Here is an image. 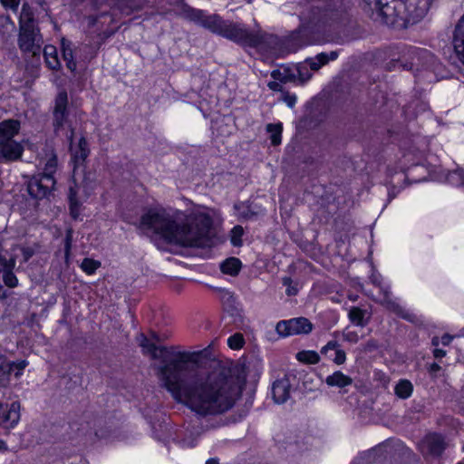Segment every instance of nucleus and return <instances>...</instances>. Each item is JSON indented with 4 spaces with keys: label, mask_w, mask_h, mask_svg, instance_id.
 <instances>
[{
    "label": "nucleus",
    "mask_w": 464,
    "mask_h": 464,
    "mask_svg": "<svg viewBox=\"0 0 464 464\" xmlns=\"http://www.w3.org/2000/svg\"><path fill=\"white\" fill-rule=\"evenodd\" d=\"M140 346L162 365L157 368L160 386L172 398L199 416L222 414L230 410L242 392L238 377L227 368L206 372L198 365L196 353L157 347L141 334Z\"/></svg>",
    "instance_id": "obj_1"
},
{
    "label": "nucleus",
    "mask_w": 464,
    "mask_h": 464,
    "mask_svg": "<svg viewBox=\"0 0 464 464\" xmlns=\"http://www.w3.org/2000/svg\"><path fill=\"white\" fill-rule=\"evenodd\" d=\"M141 227L160 235L169 243L184 247H206L211 245V218L204 213L188 216L170 214L166 209H150L141 217Z\"/></svg>",
    "instance_id": "obj_2"
},
{
    "label": "nucleus",
    "mask_w": 464,
    "mask_h": 464,
    "mask_svg": "<svg viewBox=\"0 0 464 464\" xmlns=\"http://www.w3.org/2000/svg\"><path fill=\"white\" fill-rule=\"evenodd\" d=\"M436 0H392L395 14L404 24H414L421 21L430 12Z\"/></svg>",
    "instance_id": "obj_3"
},
{
    "label": "nucleus",
    "mask_w": 464,
    "mask_h": 464,
    "mask_svg": "<svg viewBox=\"0 0 464 464\" xmlns=\"http://www.w3.org/2000/svg\"><path fill=\"white\" fill-rule=\"evenodd\" d=\"M254 35L257 36L258 41L256 44L250 45L251 47H257L262 51H267L274 54L283 55L287 53H293L301 46L298 44H295L291 39L282 43L277 36L267 34L260 30L255 32Z\"/></svg>",
    "instance_id": "obj_4"
},
{
    "label": "nucleus",
    "mask_w": 464,
    "mask_h": 464,
    "mask_svg": "<svg viewBox=\"0 0 464 464\" xmlns=\"http://www.w3.org/2000/svg\"><path fill=\"white\" fill-rule=\"evenodd\" d=\"M221 36L231 41L246 44L248 46L254 45L257 43V36L254 33L246 30L243 25L237 23L227 21Z\"/></svg>",
    "instance_id": "obj_5"
},
{
    "label": "nucleus",
    "mask_w": 464,
    "mask_h": 464,
    "mask_svg": "<svg viewBox=\"0 0 464 464\" xmlns=\"http://www.w3.org/2000/svg\"><path fill=\"white\" fill-rule=\"evenodd\" d=\"M276 330L281 336L307 334L312 332L313 324L307 318L297 317L277 323Z\"/></svg>",
    "instance_id": "obj_6"
},
{
    "label": "nucleus",
    "mask_w": 464,
    "mask_h": 464,
    "mask_svg": "<svg viewBox=\"0 0 464 464\" xmlns=\"http://www.w3.org/2000/svg\"><path fill=\"white\" fill-rule=\"evenodd\" d=\"M18 44L23 52L37 55L40 53L43 39L36 28L21 29Z\"/></svg>",
    "instance_id": "obj_7"
},
{
    "label": "nucleus",
    "mask_w": 464,
    "mask_h": 464,
    "mask_svg": "<svg viewBox=\"0 0 464 464\" xmlns=\"http://www.w3.org/2000/svg\"><path fill=\"white\" fill-rule=\"evenodd\" d=\"M55 185L54 178L44 176L42 174L34 176L27 184L28 193L34 198H45Z\"/></svg>",
    "instance_id": "obj_8"
},
{
    "label": "nucleus",
    "mask_w": 464,
    "mask_h": 464,
    "mask_svg": "<svg viewBox=\"0 0 464 464\" xmlns=\"http://www.w3.org/2000/svg\"><path fill=\"white\" fill-rule=\"evenodd\" d=\"M365 6L369 10L372 11V14H375L374 19L386 24H393L396 22V18L400 17L395 14L393 5L391 6L388 3L382 4L381 0H363Z\"/></svg>",
    "instance_id": "obj_9"
},
{
    "label": "nucleus",
    "mask_w": 464,
    "mask_h": 464,
    "mask_svg": "<svg viewBox=\"0 0 464 464\" xmlns=\"http://www.w3.org/2000/svg\"><path fill=\"white\" fill-rule=\"evenodd\" d=\"M20 420V403L14 401L11 404L0 403V426L9 429L18 423Z\"/></svg>",
    "instance_id": "obj_10"
},
{
    "label": "nucleus",
    "mask_w": 464,
    "mask_h": 464,
    "mask_svg": "<svg viewBox=\"0 0 464 464\" xmlns=\"http://www.w3.org/2000/svg\"><path fill=\"white\" fill-rule=\"evenodd\" d=\"M73 136L74 130H71V134L68 136V140L70 142V151L72 154V160L74 163V168L77 166L82 165L85 160L87 159L90 150L88 148V143L84 137H81L77 144H73Z\"/></svg>",
    "instance_id": "obj_11"
},
{
    "label": "nucleus",
    "mask_w": 464,
    "mask_h": 464,
    "mask_svg": "<svg viewBox=\"0 0 464 464\" xmlns=\"http://www.w3.org/2000/svg\"><path fill=\"white\" fill-rule=\"evenodd\" d=\"M424 456L439 457L446 448L443 438L438 434H430L424 438L420 444Z\"/></svg>",
    "instance_id": "obj_12"
},
{
    "label": "nucleus",
    "mask_w": 464,
    "mask_h": 464,
    "mask_svg": "<svg viewBox=\"0 0 464 464\" xmlns=\"http://www.w3.org/2000/svg\"><path fill=\"white\" fill-rule=\"evenodd\" d=\"M378 296L372 295V298L379 302L388 311L392 312L400 317L414 322L415 315L406 312L396 301L392 300L388 292H377Z\"/></svg>",
    "instance_id": "obj_13"
},
{
    "label": "nucleus",
    "mask_w": 464,
    "mask_h": 464,
    "mask_svg": "<svg viewBox=\"0 0 464 464\" xmlns=\"http://www.w3.org/2000/svg\"><path fill=\"white\" fill-rule=\"evenodd\" d=\"M292 384L288 376L277 379L272 385V395L274 401L277 404L286 402L291 396Z\"/></svg>",
    "instance_id": "obj_14"
},
{
    "label": "nucleus",
    "mask_w": 464,
    "mask_h": 464,
    "mask_svg": "<svg viewBox=\"0 0 464 464\" xmlns=\"http://www.w3.org/2000/svg\"><path fill=\"white\" fill-rule=\"evenodd\" d=\"M23 147L14 140L0 142V156L5 160L11 161L19 159L22 156Z\"/></svg>",
    "instance_id": "obj_15"
},
{
    "label": "nucleus",
    "mask_w": 464,
    "mask_h": 464,
    "mask_svg": "<svg viewBox=\"0 0 464 464\" xmlns=\"http://www.w3.org/2000/svg\"><path fill=\"white\" fill-rule=\"evenodd\" d=\"M338 347L339 344L336 341H330L321 349V353L331 358L337 365H341L344 363L346 354L343 350H341Z\"/></svg>",
    "instance_id": "obj_16"
},
{
    "label": "nucleus",
    "mask_w": 464,
    "mask_h": 464,
    "mask_svg": "<svg viewBox=\"0 0 464 464\" xmlns=\"http://www.w3.org/2000/svg\"><path fill=\"white\" fill-rule=\"evenodd\" d=\"M0 265L4 267L2 278L5 285L9 288L17 286L18 280L12 271L15 266L14 258L6 260L0 255Z\"/></svg>",
    "instance_id": "obj_17"
},
{
    "label": "nucleus",
    "mask_w": 464,
    "mask_h": 464,
    "mask_svg": "<svg viewBox=\"0 0 464 464\" xmlns=\"http://www.w3.org/2000/svg\"><path fill=\"white\" fill-rule=\"evenodd\" d=\"M220 300L227 313L234 317H241L242 306L231 292H222Z\"/></svg>",
    "instance_id": "obj_18"
},
{
    "label": "nucleus",
    "mask_w": 464,
    "mask_h": 464,
    "mask_svg": "<svg viewBox=\"0 0 464 464\" xmlns=\"http://www.w3.org/2000/svg\"><path fill=\"white\" fill-rule=\"evenodd\" d=\"M339 53L337 51H332L330 53H318L314 58H307L305 60L311 71L317 72L324 65L327 64L330 61H334L338 58Z\"/></svg>",
    "instance_id": "obj_19"
},
{
    "label": "nucleus",
    "mask_w": 464,
    "mask_h": 464,
    "mask_svg": "<svg viewBox=\"0 0 464 464\" xmlns=\"http://www.w3.org/2000/svg\"><path fill=\"white\" fill-rule=\"evenodd\" d=\"M453 43L454 49L464 64V14L456 25Z\"/></svg>",
    "instance_id": "obj_20"
},
{
    "label": "nucleus",
    "mask_w": 464,
    "mask_h": 464,
    "mask_svg": "<svg viewBox=\"0 0 464 464\" xmlns=\"http://www.w3.org/2000/svg\"><path fill=\"white\" fill-rule=\"evenodd\" d=\"M20 122L16 120H8L0 122V142L14 140L13 138L18 133Z\"/></svg>",
    "instance_id": "obj_21"
},
{
    "label": "nucleus",
    "mask_w": 464,
    "mask_h": 464,
    "mask_svg": "<svg viewBox=\"0 0 464 464\" xmlns=\"http://www.w3.org/2000/svg\"><path fill=\"white\" fill-rule=\"evenodd\" d=\"M227 21H224L220 16L212 14L204 17L201 22V25L214 34L221 35L223 28L225 27Z\"/></svg>",
    "instance_id": "obj_22"
},
{
    "label": "nucleus",
    "mask_w": 464,
    "mask_h": 464,
    "mask_svg": "<svg viewBox=\"0 0 464 464\" xmlns=\"http://www.w3.org/2000/svg\"><path fill=\"white\" fill-rule=\"evenodd\" d=\"M325 383L331 387L344 388L353 383V379L343 374L342 372L336 371L326 377Z\"/></svg>",
    "instance_id": "obj_23"
},
{
    "label": "nucleus",
    "mask_w": 464,
    "mask_h": 464,
    "mask_svg": "<svg viewBox=\"0 0 464 464\" xmlns=\"http://www.w3.org/2000/svg\"><path fill=\"white\" fill-rule=\"evenodd\" d=\"M179 14L194 23L201 24L204 13L201 10L194 9L186 4H182L179 9Z\"/></svg>",
    "instance_id": "obj_24"
},
{
    "label": "nucleus",
    "mask_w": 464,
    "mask_h": 464,
    "mask_svg": "<svg viewBox=\"0 0 464 464\" xmlns=\"http://www.w3.org/2000/svg\"><path fill=\"white\" fill-rule=\"evenodd\" d=\"M44 56L47 66L52 70H58L61 63L58 59L57 50L53 45H46L44 48Z\"/></svg>",
    "instance_id": "obj_25"
},
{
    "label": "nucleus",
    "mask_w": 464,
    "mask_h": 464,
    "mask_svg": "<svg viewBox=\"0 0 464 464\" xmlns=\"http://www.w3.org/2000/svg\"><path fill=\"white\" fill-rule=\"evenodd\" d=\"M14 372V365L6 358L0 356V386H6L10 375Z\"/></svg>",
    "instance_id": "obj_26"
},
{
    "label": "nucleus",
    "mask_w": 464,
    "mask_h": 464,
    "mask_svg": "<svg viewBox=\"0 0 464 464\" xmlns=\"http://www.w3.org/2000/svg\"><path fill=\"white\" fill-rule=\"evenodd\" d=\"M57 165L58 161L56 154L54 153L53 150H48L46 153V162L44 164V169L42 175L53 178V174L56 172L57 169Z\"/></svg>",
    "instance_id": "obj_27"
},
{
    "label": "nucleus",
    "mask_w": 464,
    "mask_h": 464,
    "mask_svg": "<svg viewBox=\"0 0 464 464\" xmlns=\"http://www.w3.org/2000/svg\"><path fill=\"white\" fill-rule=\"evenodd\" d=\"M20 30L27 28H35L34 22V14L27 4H24L19 18Z\"/></svg>",
    "instance_id": "obj_28"
},
{
    "label": "nucleus",
    "mask_w": 464,
    "mask_h": 464,
    "mask_svg": "<svg viewBox=\"0 0 464 464\" xmlns=\"http://www.w3.org/2000/svg\"><path fill=\"white\" fill-rule=\"evenodd\" d=\"M240 266L241 263L239 259L230 257L221 264L220 268L224 274L234 276L238 273Z\"/></svg>",
    "instance_id": "obj_29"
},
{
    "label": "nucleus",
    "mask_w": 464,
    "mask_h": 464,
    "mask_svg": "<svg viewBox=\"0 0 464 464\" xmlns=\"http://www.w3.org/2000/svg\"><path fill=\"white\" fill-rule=\"evenodd\" d=\"M62 52L63 58L66 62L67 68L74 72L76 70V63L73 58L72 50L70 46L69 43H66L64 40L62 42Z\"/></svg>",
    "instance_id": "obj_30"
},
{
    "label": "nucleus",
    "mask_w": 464,
    "mask_h": 464,
    "mask_svg": "<svg viewBox=\"0 0 464 464\" xmlns=\"http://www.w3.org/2000/svg\"><path fill=\"white\" fill-rule=\"evenodd\" d=\"M271 75L275 80L281 82H296V74L293 73L288 68L275 70L272 72Z\"/></svg>",
    "instance_id": "obj_31"
},
{
    "label": "nucleus",
    "mask_w": 464,
    "mask_h": 464,
    "mask_svg": "<svg viewBox=\"0 0 464 464\" xmlns=\"http://www.w3.org/2000/svg\"><path fill=\"white\" fill-rule=\"evenodd\" d=\"M296 72H297V74H296V82H298V83L300 85H303L306 82H308L313 74L312 72H309L308 68V64L306 63V62H303V63H299L296 64Z\"/></svg>",
    "instance_id": "obj_32"
},
{
    "label": "nucleus",
    "mask_w": 464,
    "mask_h": 464,
    "mask_svg": "<svg viewBox=\"0 0 464 464\" xmlns=\"http://www.w3.org/2000/svg\"><path fill=\"white\" fill-rule=\"evenodd\" d=\"M266 130L269 132L271 143L274 146H277L281 143V134L283 130V127L281 123L272 124L269 123L266 125Z\"/></svg>",
    "instance_id": "obj_33"
},
{
    "label": "nucleus",
    "mask_w": 464,
    "mask_h": 464,
    "mask_svg": "<svg viewBox=\"0 0 464 464\" xmlns=\"http://www.w3.org/2000/svg\"><path fill=\"white\" fill-rule=\"evenodd\" d=\"M296 359L304 363L315 364L319 362L320 356L314 351H302L297 353Z\"/></svg>",
    "instance_id": "obj_34"
},
{
    "label": "nucleus",
    "mask_w": 464,
    "mask_h": 464,
    "mask_svg": "<svg viewBox=\"0 0 464 464\" xmlns=\"http://www.w3.org/2000/svg\"><path fill=\"white\" fill-rule=\"evenodd\" d=\"M412 392V384L407 380H401L395 387V393L401 399H406Z\"/></svg>",
    "instance_id": "obj_35"
},
{
    "label": "nucleus",
    "mask_w": 464,
    "mask_h": 464,
    "mask_svg": "<svg viewBox=\"0 0 464 464\" xmlns=\"http://www.w3.org/2000/svg\"><path fill=\"white\" fill-rule=\"evenodd\" d=\"M236 208L239 211V216L245 219H253L261 213V209L255 210L250 205L245 203L237 205Z\"/></svg>",
    "instance_id": "obj_36"
},
{
    "label": "nucleus",
    "mask_w": 464,
    "mask_h": 464,
    "mask_svg": "<svg viewBox=\"0 0 464 464\" xmlns=\"http://www.w3.org/2000/svg\"><path fill=\"white\" fill-rule=\"evenodd\" d=\"M67 103H68V96L65 92H61L58 93L55 99V105L53 112H60L67 114Z\"/></svg>",
    "instance_id": "obj_37"
},
{
    "label": "nucleus",
    "mask_w": 464,
    "mask_h": 464,
    "mask_svg": "<svg viewBox=\"0 0 464 464\" xmlns=\"http://www.w3.org/2000/svg\"><path fill=\"white\" fill-rule=\"evenodd\" d=\"M349 319L353 324L359 326H363L364 311L359 307H352L348 314Z\"/></svg>",
    "instance_id": "obj_38"
},
{
    "label": "nucleus",
    "mask_w": 464,
    "mask_h": 464,
    "mask_svg": "<svg viewBox=\"0 0 464 464\" xmlns=\"http://www.w3.org/2000/svg\"><path fill=\"white\" fill-rule=\"evenodd\" d=\"M339 12L337 9L328 10L324 9L319 17V22L323 24H328L331 22H336L339 19Z\"/></svg>",
    "instance_id": "obj_39"
},
{
    "label": "nucleus",
    "mask_w": 464,
    "mask_h": 464,
    "mask_svg": "<svg viewBox=\"0 0 464 464\" xmlns=\"http://www.w3.org/2000/svg\"><path fill=\"white\" fill-rule=\"evenodd\" d=\"M100 266V261L88 257L84 258L81 264V268L88 275L93 274Z\"/></svg>",
    "instance_id": "obj_40"
},
{
    "label": "nucleus",
    "mask_w": 464,
    "mask_h": 464,
    "mask_svg": "<svg viewBox=\"0 0 464 464\" xmlns=\"http://www.w3.org/2000/svg\"><path fill=\"white\" fill-rule=\"evenodd\" d=\"M245 340L242 334L237 333L227 339L228 346L233 350H237L243 347Z\"/></svg>",
    "instance_id": "obj_41"
},
{
    "label": "nucleus",
    "mask_w": 464,
    "mask_h": 464,
    "mask_svg": "<svg viewBox=\"0 0 464 464\" xmlns=\"http://www.w3.org/2000/svg\"><path fill=\"white\" fill-rule=\"evenodd\" d=\"M447 180L454 185L464 186V173L459 169L455 170L448 175Z\"/></svg>",
    "instance_id": "obj_42"
},
{
    "label": "nucleus",
    "mask_w": 464,
    "mask_h": 464,
    "mask_svg": "<svg viewBox=\"0 0 464 464\" xmlns=\"http://www.w3.org/2000/svg\"><path fill=\"white\" fill-rule=\"evenodd\" d=\"M232 236H231V243L237 246H240L241 245V239L240 237H242L243 235V228L242 227L240 226H237L235 227L232 231Z\"/></svg>",
    "instance_id": "obj_43"
},
{
    "label": "nucleus",
    "mask_w": 464,
    "mask_h": 464,
    "mask_svg": "<svg viewBox=\"0 0 464 464\" xmlns=\"http://www.w3.org/2000/svg\"><path fill=\"white\" fill-rule=\"evenodd\" d=\"M281 101H283L289 108H293L296 102V96L294 93H290L289 92H282Z\"/></svg>",
    "instance_id": "obj_44"
},
{
    "label": "nucleus",
    "mask_w": 464,
    "mask_h": 464,
    "mask_svg": "<svg viewBox=\"0 0 464 464\" xmlns=\"http://www.w3.org/2000/svg\"><path fill=\"white\" fill-rule=\"evenodd\" d=\"M66 117H67V114H65V113L53 112V124L55 131H57L59 129H61L63 126Z\"/></svg>",
    "instance_id": "obj_45"
},
{
    "label": "nucleus",
    "mask_w": 464,
    "mask_h": 464,
    "mask_svg": "<svg viewBox=\"0 0 464 464\" xmlns=\"http://www.w3.org/2000/svg\"><path fill=\"white\" fill-rule=\"evenodd\" d=\"M5 7H8L12 10H16L20 0H0Z\"/></svg>",
    "instance_id": "obj_46"
},
{
    "label": "nucleus",
    "mask_w": 464,
    "mask_h": 464,
    "mask_svg": "<svg viewBox=\"0 0 464 464\" xmlns=\"http://www.w3.org/2000/svg\"><path fill=\"white\" fill-rule=\"evenodd\" d=\"M72 231L69 230L66 234V237H65V256H68L69 254H70V251H71V246H72Z\"/></svg>",
    "instance_id": "obj_47"
},
{
    "label": "nucleus",
    "mask_w": 464,
    "mask_h": 464,
    "mask_svg": "<svg viewBox=\"0 0 464 464\" xmlns=\"http://www.w3.org/2000/svg\"><path fill=\"white\" fill-rule=\"evenodd\" d=\"M69 201L74 205H78L77 199V190L74 188H70L69 189Z\"/></svg>",
    "instance_id": "obj_48"
},
{
    "label": "nucleus",
    "mask_w": 464,
    "mask_h": 464,
    "mask_svg": "<svg viewBox=\"0 0 464 464\" xmlns=\"http://www.w3.org/2000/svg\"><path fill=\"white\" fill-rule=\"evenodd\" d=\"M267 86H268V88H269L270 90H272V91H278V92H280L281 93H282V92H285V91L282 89L281 84H280L279 82H276V81H274V82H268Z\"/></svg>",
    "instance_id": "obj_49"
},
{
    "label": "nucleus",
    "mask_w": 464,
    "mask_h": 464,
    "mask_svg": "<svg viewBox=\"0 0 464 464\" xmlns=\"http://www.w3.org/2000/svg\"><path fill=\"white\" fill-rule=\"evenodd\" d=\"M12 364L14 365V371L16 370L15 372V376H19L21 374V371L24 369V367L26 366V362L24 361L15 364V363H13Z\"/></svg>",
    "instance_id": "obj_50"
},
{
    "label": "nucleus",
    "mask_w": 464,
    "mask_h": 464,
    "mask_svg": "<svg viewBox=\"0 0 464 464\" xmlns=\"http://www.w3.org/2000/svg\"><path fill=\"white\" fill-rule=\"evenodd\" d=\"M79 207H80V202H78V205L70 203V211H71V215L72 216L73 218H76L79 215Z\"/></svg>",
    "instance_id": "obj_51"
},
{
    "label": "nucleus",
    "mask_w": 464,
    "mask_h": 464,
    "mask_svg": "<svg viewBox=\"0 0 464 464\" xmlns=\"http://www.w3.org/2000/svg\"><path fill=\"white\" fill-rule=\"evenodd\" d=\"M343 337L345 340L350 341V342L357 341V334L353 333V332L343 334Z\"/></svg>",
    "instance_id": "obj_52"
},
{
    "label": "nucleus",
    "mask_w": 464,
    "mask_h": 464,
    "mask_svg": "<svg viewBox=\"0 0 464 464\" xmlns=\"http://www.w3.org/2000/svg\"><path fill=\"white\" fill-rule=\"evenodd\" d=\"M377 348H378V344H377V343L374 340H370V341L367 342V343H366V350L367 351L372 352V351L376 350Z\"/></svg>",
    "instance_id": "obj_53"
},
{
    "label": "nucleus",
    "mask_w": 464,
    "mask_h": 464,
    "mask_svg": "<svg viewBox=\"0 0 464 464\" xmlns=\"http://www.w3.org/2000/svg\"><path fill=\"white\" fill-rule=\"evenodd\" d=\"M23 255L25 261H27L33 255L34 251L32 248H24L23 249Z\"/></svg>",
    "instance_id": "obj_54"
},
{
    "label": "nucleus",
    "mask_w": 464,
    "mask_h": 464,
    "mask_svg": "<svg viewBox=\"0 0 464 464\" xmlns=\"http://www.w3.org/2000/svg\"><path fill=\"white\" fill-rule=\"evenodd\" d=\"M433 355L435 358L437 359H440V358H442L446 355V351L442 350V349H438L436 348L434 351H433Z\"/></svg>",
    "instance_id": "obj_55"
},
{
    "label": "nucleus",
    "mask_w": 464,
    "mask_h": 464,
    "mask_svg": "<svg viewBox=\"0 0 464 464\" xmlns=\"http://www.w3.org/2000/svg\"><path fill=\"white\" fill-rule=\"evenodd\" d=\"M452 340V337L449 334H444L442 337H441V343L443 345H448L450 344V343L451 342Z\"/></svg>",
    "instance_id": "obj_56"
},
{
    "label": "nucleus",
    "mask_w": 464,
    "mask_h": 464,
    "mask_svg": "<svg viewBox=\"0 0 464 464\" xmlns=\"http://www.w3.org/2000/svg\"><path fill=\"white\" fill-rule=\"evenodd\" d=\"M440 370V366L436 362L430 364V371L431 372H439Z\"/></svg>",
    "instance_id": "obj_57"
},
{
    "label": "nucleus",
    "mask_w": 464,
    "mask_h": 464,
    "mask_svg": "<svg viewBox=\"0 0 464 464\" xmlns=\"http://www.w3.org/2000/svg\"><path fill=\"white\" fill-rule=\"evenodd\" d=\"M431 344L435 347H437L440 344V339L439 337L435 336L431 340Z\"/></svg>",
    "instance_id": "obj_58"
},
{
    "label": "nucleus",
    "mask_w": 464,
    "mask_h": 464,
    "mask_svg": "<svg viewBox=\"0 0 464 464\" xmlns=\"http://www.w3.org/2000/svg\"><path fill=\"white\" fill-rule=\"evenodd\" d=\"M7 450V447H6V444L4 440H0V451L2 450Z\"/></svg>",
    "instance_id": "obj_59"
},
{
    "label": "nucleus",
    "mask_w": 464,
    "mask_h": 464,
    "mask_svg": "<svg viewBox=\"0 0 464 464\" xmlns=\"http://www.w3.org/2000/svg\"><path fill=\"white\" fill-rule=\"evenodd\" d=\"M206 464H218V461L216 459H210L206 462Z\"/></svg>",
    "instance_id": "obj_60"
},
{
    "label": "nucleus",
    "mask_w": 464,
    "mask_h": 464,
    "mask_svg": "<svg viewBox=\"0 0 464 464\" xmlns=\"http://www.w3.org/2000/svg\"><path fill=\"white\" fill-rule=\"evenodd\" d=\"M357 297H358V295L356 294L349 295V299H351L352 301H356Z\"/></svg>",
    "instance_id": "obj_61"
},
{
    "label": "nucleus",
    "mask_w": 464,
    "mask_h": 464,
    "mask_svg": "<svg viewBox=\"0 0 464 464\" xmlns=\"http://www.w3.org/2000/svg\"><path fill=\"white\" fill-rule=\"evenodd\" d=\"M284 282H285V285H289V284H290V282H291V279H290V278L285 277V278H284Z\"/></svg>",
    "instance_id": "obj_62"
},
{
    "label": "nucleus",
    "mask_w": 464,
    "mask_h": 464,
    "mask_svg": "<svg viewBox=\"0 0 464 464\" xmlns=\"http://www.w3.org/2000/svg\"><path fill=\"white\" fill-rule=\"evenodd\" d=\"M5 20L10 24L11 27L14 29V23H13V22H11V20L9 19V17H6V19H5Z\"/></svg>",
    "instance_id": "obj_63"
},
{
    "label": "nucleus",
    "mask_w": 464,
    "mask_h": 464,
    "mask_svg": "<svg viewBox=\"0 0 464 464\" xmlns=\"http://www.w3.org/2000/svg\"><path fill=\"white\" fill-rule=\"evenodd\" d=\"M5 295H0V298H2V299H3V298H5Z\"/></svg>",
    "instance_id": "obj_64"
}]
</instances>
